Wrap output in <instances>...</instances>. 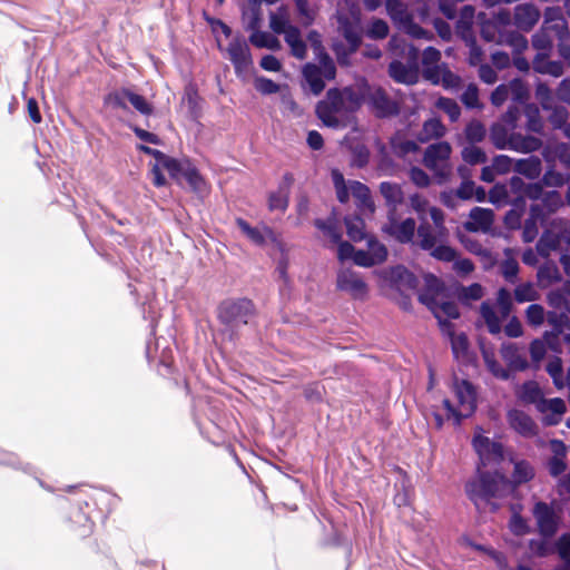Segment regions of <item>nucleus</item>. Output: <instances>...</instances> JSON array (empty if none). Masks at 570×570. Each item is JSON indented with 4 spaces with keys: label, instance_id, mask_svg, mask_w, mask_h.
<instances>
[{
    "label": "nucleus",
    "instance_id": "1",
    "mask_svg": "<svg viewBox=\"0 0 570 570\" xmlns=\"http://www.w3.org/2000/svg\"><path fill=\"white\" fill-rule=\"evenodd\" d=\"M512 468L511 478L507 479L499 471L493 475L480 473V475L468 483L466 493L470 499L481 507L493 498H502L513 492L517 485L527 483L534 476L533 466L523 459L513 458L510 453L502 462L501 469L508 470Z\"/></svg>",
    "mask_w": 570,
    "mask_h": 570
},
{
    "label": "nucleus",
    "instance_id": "2",
    "mask_svg": "<svg viewBox=\"0 0 570 570\" xmlns=\"http://www.w3.org/2000/svg\"><path fill=\"white\" fill-rule=\"evenodd\" d=\"M476 407V391L466 380L454 377L451 383V397L442 401L440 406H434L433 416L438 426L445 420L460 422L470 416Z\"/></svg>",
    "mask_w": 570,
    "mask_h": 570
},
{
    "label": "nucleus",
    "instance_id": "3",
    "mask_svg": "<svg viewBox=\"0 0 570 570\" xmlns=\"http://www.w3.org/2000/svg\"><path fill=\"white\" fill-rule=\"evenodd\" d=\"M360 106V98L350 89L338 92L330 90L325 100L317 105L320 119L328 127L345 126L348 112Z\"/></svg>",
    "mask_w": 570,
    "mask_h": 570
},
{
    "label": "nucleus",
    "instance_id": "4",
    "mask_svg": "<svg viewBox=\"0 0 570 570\" xmlns=\"http://www.w3.org/2000/svg\"><path fill=\"white\" fill-rule=\"evenodd\" d=\"M419 299L435 315L436 318H456L459 311L453 302L446 299L443 283L432 274L423 276Z\"/></svg>",
    "mask_w": 570,
    "mask_h": 570
},
{
    "label": "nucleus",
    "instance_id": "5",
    "mask_svg": "<svg viewBox=\"0 0 570 570\" xmlns=\"http://www.w3.org/2000/svg\"><path fill=\"white\" fill-rule=\"evenodd\" d=\"M308 41L314 49L320 66L307 63L303 69V73L313 94L318 95L324 89V80L335 77V66L330 57L323 52L320 37L316 32L308 35Z\"/></svg>",
    "mask_w": 570,
    "mask_h": 570
},
{
    "label": "nucleus",
    "instance_id": "6",
    "mask_svg": "<svg viewBox=\"0 0 570 570\" xmlns=\"http://www.w3.org/2000/svg\"><path fill=\"white\" fill-rule=\"evenodd\" d=\"M332 178L340 202L345 203L350 198H353L361 212L374 213L375 206L371 199L370 190L365 185L352 180L346 183L338 170L332 171Z\"/></svg>",
    "mask_w": 570,
    "mask_h": 570
},
{
    "label": "nucleus",
    "instance_id": "7",
    "mask_svg": "<svg viewBox=\"0 0 570 570\" xmlns=\"http://www.w3.org/2000/svg\"><path fill=\"white\" fill-rule=\"evenodd\" d=\"M340 28L344 35L347 43V50L344 51L341 45L335 43L334 50L337 55L338 60L342 63H346V56L354 52L361 41V29H360V14L357 9L351 10V18L344 17L342 12L338 13Z\"/></svg>",
    "mask_w": 570,
    "mask_h": 570
},
{
    "label": "nucleus",
    "instance_id": "8",
    "mask_svg": "<svg viewBox=\"0 0 570 570\" xmlns=\"http://www.w3.org/2000/svg\"><path fill=\"white\" fill-rule=\"evenodd\" d=\"M451 146L448 142H438L428 147L424 155V165L434 173L440 181H445L452 171L449 164Z\"/></svg>",
    "mask_w": 570,
    "mask_h": 570
},
{
    "label": "nucleus",
    "instance_id": "9",
    "mask_svg": "<svg viewBox=\"0 0 570 570\" xmlns=\"http://www.w3.org/2000/svg\"><path fill=\"white\" fill-rule=\"evenodd\" d=\"M473 448L483 465L494 463L501 466L502 462H505L508 453H505L502 445L483 435L482 430H476L473 438Z\"/></svg>",
    "mask_w": 570,
    "mask_h": 570
},
{
    "label": "nucleus",
    "instance_id": "10",
    "mask_svg": "<svg viewBox=\"0 0 570 570\" xmlns=\"http://www.w3.org/2000/svg\"><path fill=\"white\" fill-rule=\"evenodd\" d=\"M386 10L395 23L413 38H426V31L413 23L401 0H386Z\"/></svg>",
    "mask_w": 570,
    "mask_h": 570
},
{
    "label": "nucleus",
    "instance_id": "11",
    "mask_svg": "<svg viewBox=\"0 0 570 570\" xmlns=\"http://www.w3.org/2000/svg\"><path fill=\"white\" fill-rule=\"evenodd\" d=\"M225 50L228 59L234 65L236 72L238 75L247 73L253 61L249 47L245 39L239 36L234 37Z\"/></svg>",
    "mask_w": 570,
    "mask_h": 570
},
{
    "label": "nucleus",
    "instance_id": "12",
    "mask_svg": "<svg viewBox=\"0 0 570 570\" xmlns=\"http://www.w3.org/2000/svg\"><path fill=\"white\" fill-rule=\"evenodd\" d=\"M139 149L155 158V160L150 163V175L153 184L156 187L165 186L167 181L163 173L167 170H176L175 159L164 155L157 149H153L146 146H139Z\"/></svg>",
    "mask_w": 570,
    "mask_h": 570
},
{
    "label": "nucleus",
    "instance_id": "13",
    "mask_svg": "<svg viewBox=\"0 0 570 570\" xmlns=\"http://www.w3.org/2000/svg\"><path fill=\"white\" fill-rule=\"evenodd\" d=\"M175 165L176 170H167L173 179L177 181L185 179L190 188L196 193L203 194L207 191V184L205 179L188 160L178 161L175 159Z\"/></svg>",
    "mask_w": 570,
    "mask_h": 570
},
{
    "label": "nucleus",
    "instance_id": "14",
    "mask_svg": "<svg viewBox=\"0 0 570 570\" xmlns=\"http://www.w3.org/2000/svg\"><path fill=\"white\" fill-rule=\"evenodd\" d=\"M337 287L354 298H364L367 295V285L363 278L348 268L340 269L336 278Z\"/></svg>",
    "mask_w": 570,
    "mask_h": 570
},
{
    "label": "nucleus",
    "instance_id": "15",
    "mask_svg": "<svg viewBox=\"0 0 570 570\" xmlns=\"http://www.w3.org/2000/svg\"><path fill=\"white\" fill-rule=\"evenodd\" d=\"M407 51V65L404 66L399 61H393L390 65V75L397 82L402 83H413L416 81L417 72H416V59L417 52L414 48H406Z\"/></svg>",
    "mask_w": 570,
    "mask_h": 570
},
{
    "label": "nucleus",
    "instance_id": "16",
    "mask_svg": "<svg viewBox=\"0 0 570 570\" xmlns=\"http://www.w3.org/2000/svg\"><path fill=\"white\" fill-rule=\"evenodd\" d=\"M415 222L412 218L397 220L393 210L389 212V222L384 225L383 232L401 243L412 240L415 232Z\"/></svg>",
    "mask_w": 570,
    "mask_h": 570
},
{
    "label": "nucleus",
    "instance_id": "17",
    "mask_svg": "<svg viewBox=\"0 0 570 570\" xmlns=\"http://www.w3.org/2000/svg\"><path fill=\"white\" fill-rule=\"evenodd\" d=\"M368 250H356L353 262L361 267H371L385 261L387 250L374 238L367 240Z\"/></svg>",
    "mask_w": 570,
    "mask_h": 570
},
{
    "label": "nucleus",
    "instance_id": "18",
    "mask_svg": "<svg viewBox=\"0 0 570 570\" xmlns=\"http://www.w3.org/2000/svg\"><path fill=\"white\" fill-rule=\"evenodd\" d=\"M420 246L423 249L430 250L431 255L444 262H451L455 258V252L453 248L446 245H436L435 238L431 236L428 228L425 226H420L417 229Z\"/></svg>",
    "mask_w": 570,
    "mask_h": 570
},
{
    "label": "nucleus",
    "instance_id": "19",
    "mask_svg": "<svg viewBox=\"0 0 570 570\" xmlns=\"http://www.w3.org/2000/svg\"><path fill=\"white\" fill-rule=\"evenodd\" d=\"M236 225L242 234L254 245L265 246L267 244H277L276 236L266 226L254 227L250 226L245 219L237 218Z\"/></svg>",
    "mask_w": 570,
    "mask_h": 570
},
{
    "label": "nucleus",
    "instance_id": "20",
    "mask_svg": "<svg viewBox=\"0 0 570 570\" xmlns=\"http://www.w3.org/2000/svg\"><path fill=\"white\" fill-rule=\"evenodd\" d=\"M125 100H128L142 115H150L153 112L151 105L144 97L128 90L110 94L106 98L108 105L121 108L126 106Z\"/></svg>",
    "mask_w": 570,
    "mask_h": 570
},
{
    "label": "nucleus",
    "instance_id": "21",
    "mask_svg": "<svg viewBox=\"0 0 570 570\" xmlns=\"http://www.w3.org/2000/svg\"><path fill=\"white\" fill-rule=\"evenodd\" d=\"M385 285L395 287L401 292L413 289L416 285L415 277L404 267L396 266L381 273Z\"/></svg>",
    "mask_w": 570,
    "mask_h": 570
},
{
    "label": "nucleus",
    "instance_id": "22",
    "mask_svg": "<svg viewBox=\"0 0 570 570\" xmlns=\"http://www.w3.org/2000/svg\"><path fill=\"white\" fill-rule=\"evenodd\" d=\"M250 306L248 301L225 302L219 308V317L227 323L236 321L246 323V315L250 311Z\"/></svg>",
    "mask_w": 570,
    "mask_h": 570
},
{
    "label": "nucleus",
    "instance_id": "23",
    "mask_svg": "<svg viewBox=\"0 0 570 570\" xmlns=\"http://www.w3.org/2000/svg\"><path fill=\"white\" fill-rule=\"evenodd\" d=\"M540 532L544 535H552L557 529L554 512L546 503H537L533 510Z\"/></svg>",
    "mask_w": 570,
    "mask_h": 570
},
{
    "label": "nucleus",
    "instance_id": "24",
    "mask_svg": "<svg viewBox=\"0 0 570 570\" xmlns=\"http://www.w3.org/2000/svg\"><path fill=\"white\" fill-rule=\"evenodd\" d=\"M492 222V210L475 207L471 210L470 220L464 224V227L470 232H485L491 227Z\"/></svg>",
    "mask_w": 570,
    "mask_h": 570
},
{
    "label": "nucleus",
    "instance_id": "25",
    "mask_svg": "<svg viewBox=\"0 0 570 570\" xmlns=\"http://www.w3.org/2000/svg\"><path fill=\"white\" fill-rule=\"evenodd\" d=\"M510 426L518 433L524 436H531L535 434V424L525 413L512 410L508 414Z\"/></svg>",
    "mask_w": 570,
    "mask_h": 570
},
{
    "label": "nucleus",
    "instance_id": "26",
    "mask_svg": "<svg viewBox=\"0 0 570 570\" xmlns=\"http://www.w3.org/2000/svg\"><path fill=\"white\" fill-rule=\"evenodd\" d=\"M269 28L278 35H284L289 29L295 28L291 23L289 11L287 7L282 6L277 10L269 12Z\"/></svg>",
    "mask_w": 570,
    "mask_h": 570
},
{
    "label": "nucleus",
    "instance_id": "27",
    "mask_svg": "<svg viewBox=\"0 0 570 570\" xmlns=\"http://www.w3.org/2000/svg\"><path fill=\"white\" fill-rule=\"evenodd\" d=\"M285 42L291 48V53L297 59L306 57V45L302 39L299 30L295 27L284 33Z\"/></svg>",
    "mask_w": 570,
    "mask_h": 570
},
{
    "label": "nucleus",
    "instance_id": "28",
    "mask_svg": "<svg viewBox=\"0 0 570 570\" xmlns=\"http://www.w3.org/2000/svg\"><path fill=\"white\" fill-rule=\"evenodd\" d=\"M549 347L552 351H559L558 335L554 333L546 334L544 338L534 341L531 345V355L534 361H540Z\"/></svg>",
    "mask_w": 570,
    "mask_h": 570
},
{
    "label": "nucleus",
    "instance_id": "29",
    "mask_svg": "<svg viewBox=\"0 0 570 570\" xmlns=\"http://www.w3.org/2000/svg\"><path fill=\"white\" fill-rule=\"evenodd\" d=\"M249 41L256 48H266L269 50H278L281 48V42L275 36L258 29L252 31Z\"/></svg>",
    "mask_w": 570,
    "mask_h": 570
},
{
    "label": "nucleus",
    "instance_id": "30",
    "mask_svg": "<svg viewBox=\"0 0 570 570\" xmlns=\"http://www.w3.org/2000/svg\"><path fill=\"white\" fill-rule=\"evenodd\" d=\"M481 315L491 333L497 334L501 331V322L505 317L501 316L499 308L493 309L488 303H483Z\"/></svg>",
    "mask_w": 570,
    "mask_h": 570
},
{
    "label": "nucleus",
    "instance_id": "31",
    "mask_svg": "<svg viewBox=\"0 0 570 570\" xmlns=\"http://www.w3.org/2000/svg\"><path fill=\"white\" fill-rule=\"evenodd\" d=\"M262 22L261 6L248 2V6L243 11V24L248 31L258 29Z\"/></svg>",
    "mask_w": 570,
    "mask_h": 570
},
{
    "label": "nucleus",
    "instance_id": "32",
    "mask_svg": "<svg viewBox=\"0 0 570 570\" xmlns=\"http://www.w3.org/2000/svg\"><path fill=\"white\" fill-rule=\"evenodd\" d=\"M381 194L385 198L387 205L391 207L390 210L395 209V206L403 202V191L396 184L382 183L380 186Z\"/></svg>",
    "mask_w": 570,
    "mask_h": 570
},
{
    "label": "nucleus",
    "instance_id": "33",
    "mask_svg": "<svg viewBox=\"0 0 570 570\" xmlns=\"http://www.w3.org/2000/svg\"><path fill=\"white\" fill-rule=\"evenodd\" d=\"M515 17L521 28H530L538 21L539 12L531 6H520L517 8Z\"/></svg>",
    "mask_w": 570,
    "mask_h": 570
},
{
    "label": "nucleus",
    "instance_id": "34",
    "mask_svg": "<svg viewBox=\"0 0 570 570\" xmlns=\"http://www.w3.org/2000/svg\"><path fill=\"white\" fill-rule=\"evenodd\" d=\"M518 395L523 402L535 403L537 405L543 400L541 391L535 382L524 383L520 387Z\"/></svg>",
    "mask_w": 570,
    "mask_h": 570
},
{
    "label": "nucleus",
    "instance_id": "35",
    "mask_svg": "<svg viewBox=\"0 0 570 570\" xmlns=\"http://www.w3.org/2000/svg\"><path fill=\"white\" fill-rule=\"evenodd\" d=\"M347 235L351 239L358 242L365 238V225L358 216L348 217L345 220Z\"/></svg>",
    "mask_w": 570,
    "mask_h": 570
},
{
    "label": "nucleus",
    "instance_id": "36",
    "mask_svg": "<svg viewBox=\"0 0 570 570\" xmlns=\"http://www.w3.org/2000/svg\"><path fill=\"white\" fill-rule=\"evenodd\" d=\"M452 350L458 360L468 361V338L463 333H453L451 335Z\"/></svg>",
    "mask_w": 570,
    "mask_h": 570
},
{
    "label": "nucleus",
    "instance_id": "37",
    "mask_svg": "<svg viewBox=\"0 0 570 570\" xmlns=\"http://www.w3.org/2000/svg\"><path fill=\"white\" fill-rule=\"evenodd\" d=\"M482 355L484 362L489 368V371L498 379L507 380L509 377V373L507 370L502 368L494 360V355L491 351H489L484 345H481Z\"/></svg>",
    "mask_w": 570,
    "mask_h": 570
},
{
    "label": "nucleus",
    "instance_id": "38",
    "mask_svg": "<svg viewBox=\"0 0 570 570\" xmlns=\"http://www.w3.org/2000/svg\"><path fill=\"white\" fill-rule=\"evenodd\" d=\"M445 132L444 126L440 120L432 118L424 122L423 130L421 132V140H429L432 138L442 137Z\"/></svg>",
    "mask_w": 570,
    "mask_h": 570
},
{
    "label": "nucleus",
    "instance_id": "39",
    "mask_svg": "<svg viewBox=\"0 0 570 570\" xmlns=\"http://www.w3.org/2000/svg\"><path fill=\"white\" fill-rule=\"evenodd\" d=\"M558 245H559L558 234L552 230H549L539 240L538 252L542 256H549L552 250L557 249Z\"/></svg>",
    "mask_w": 570,
    "mask_h": 570
},
{
    "label": "nucleus",
    "instance_id": "40",
    "mask_svg": "<svg viewBox=\"0 0 570 570\" xmlns=\"http://www.w3.org/2000/svg\"><path fill=\"white\" fill-rule=\"evenodd\" d=\"M538 410L543 413L551 412L554 416L559 417L566 411V404L561 399H543L538 404Z\"/></svg>",
    "mask_w": 570,
    "mask_h": 570
},
{
    "label": "nucleus",
    "instance_id": "41",
    "mask_svg": "<svg viewBox=\"0 0 570 570\" xmlns=\"http://www.w3.org/2000/svg\"><path fill=\"white\" fill-rule=\"evenodd\" d=\"M295 3L302 24H311L315 19V9L307 0H295Z\"/></svg>",
    "mask_w": 570,
    "mask_h": 570
},
{
    "label": "nucleus",
    "instance_id": "42",
    "mask_svg": "<svg viewBox=\"0 0 570 570\" xmlns=\"http://www.w3.org/2000/svg\"><path fill=\"white\" fill-rule=\"evenodd\" d=\"M558 551L563 566L557 570H570V535H563L558 542Z\"/></svg>",
    "mask_w": 570,
    "mask_h": 570
},
{
    "label": "nucleus",
    "instance_id": "43",
    "mask_svg": "<svg viewBox=\"0 0 570 570\" xmlns=\"http://www.w3.org/2000/svg\"><path fill=\"white\" fill-rule=\"evenodd\" d=\"M387 23L381 19L373 20L366 30V35L373 39H382L387 36Z\"/></svg>",
    "mask_w": 570,
    "mask_h": 570
},
{
    "label": "nucleus",
    "instance_id": "44",
    "mask_svg": "<svg viewBox=\"0 0 570 570\" xmlns=\"http://www.w3.org/2000/svg\"><path fill=\"white\" fill-rule=\"evenodd\" d=\"M315 226L321 229L325 237H327L333 243H338L341 239V234L337 227L333 222L325 223L321 219L315 222Z\"/></svg>",
    "mask_w": 570,
    "mask_h": 570
},
{
    "label": "nucleus",
    "instance_id": "45",
    "mask_svg": "<svg viewBox=\"0 0 570 570\" xmlns=\"http://www.w3.org/2000/svg\"><path fill=\"white\" fill-rule=\"evenodd\" d=\"M462 158L464 159V161L471 165L481 164L485 161V155L476 146L465 147L462 151Z\"/></svg>",
    "mask_w": 570,
    "mask_h": 570
},
{
    "label": "nucleus",
    "instance_id": "46",
    "mask_svg": "<svg viewBox=\"0 0 570 570\" xmlns=\"http://www.w3.org/2000/svg\"><path fill=\"white\" fill-rule=\"evenodd\" d=\"M287 195L285 190L281 189L276 193L271 194L268 198V207L271 210H285L287 207Z\"/></svg>",
    "mask_w": 570,
    "mask_h": 570
},
{
    "label": "nucleus",
    "instance_id": "47",
    "mask_svg": "<svg viewBox=\"0 0 570 570\" xmlns=\"http://www.w3.org/2000/svg\"><path fill=\"white\" fill-rule=\"evenodd\" d=\"M436 107L445 111L452 121L458 120L460 116V108L453 100L448 98H440L436 101Z\"/></svg>",
    "mask_w": 570,
    "mask_h": 570
},
{
    "label": "nucleus",
    "instance_id": "48",
    "mask_svg": "<svg viewBox=\"0 0 570 570\" xmlns=\"http://www.w3.org/2000/svg\"><path fill=\"white\" fill-rule=\"evenodd\" d=\"M514 295L518 302H531L538 297L537 291L531 284L518 286L514 291Z\"/></svg>",
    "mask_w": 570,
    "mask_h": 570
},
{
    "label": "nucleus",
    "instance_id": "49",
    "mask_svg": "<svg viewBox=\"0 0 570 570\" xmlns=\"http://www.w3.org/2000/svg\"><path fill=\"white\" fill-rule=\"evenodd\" d=\"M512 144L517 150H520L523 153H530V151L537 150L540 147V141L533 137H528L522 140L514 138L512 140Z\"/></svg>",
    "mask_w": 570,
    "mask_h": 570
},
{
    "label": "nucleus",
    "instance_id": "50",
    "mask_svg": "<svg viewBox=\"0 0 570 570\" xmlns=\"http://www.w3.org/2000/svg\"><path fill=\"white\" fill-rule=\"evenodd\" d=\"M528 322L534 326L541 325L544 320V309L542 306L533 304L527 309Z\"/></svg>",
    "mask_w": 570,
    "mask_h": 570
},
{
    "label": "nucleus",
    "instance_id": "51",
    "mask_svg": "<svg viewBox=\"0 0 570 570\" xmlns=\"http://www.w3.org/2000/svg\"><path fill=\"white\" fill-rule=\"evenodd\" d=\"M511 307L510 293L505 289H500L497 298V308H499L501 316L507 317Z\"/></svg>",
    "mask_w": 570,
    "mask_h": 570
},
{
    "label": "nucleus",
    "instance_id": "52",
    "mask_svg": "<svg viewBox=\"0 0 570 570\" xmlns=\"http://www.w3.org/2000/svg\"><path fill=\"white\" fill-rule=\"evenodd\" d=\"M255 88L262 94H274L279 90V86L267 78H257L255 80Z\"/></svg>",
    "mask_w": 570,
    "mask_h": 570
},
{
    "label": "nucleus",
    "instance_id": "53",
    "mask_svg": "<svg viewBox=\"0 0 570 570\" xmlns=\"http://www.w3.org/2000/svg\"><path fill=\"white\" fill-rule=\"evenodd\" d=\"M538 276L542 283L550 284L558 278V269L554 265H544L539 269Z\"/></svg>",
    "mask_w": 570,
    "mask_h": 570
},
{
    "label": "nucleus",
    "instance_id": "54",
    "mask_svg": "<svg viewBox=\"0 0 570 570\" xmlns=\"http://www.w3.org/2000/svg\"><path fill=\"white\" fill-rule=\"evenodd\" d=\"M561 368L562 367H561L560 358H554V360L550 361L548 366H547V371L552 376L553 382H554V384L558 387H562L563 386V383H562L561 377H560Z\"/></svg>",
    "mask_w": 570,
    "mask_h": 570
},
{
    "label": "nucleus",
    "instance_id": "55",
    "mask_svg": "<svg viewBox=\"0 0 570 570\" xmlns=\"http://www.w3.org/2000/svg\"><path fill=\"white\" fill-rule=\"evenodd\" d=\"M482 295H483V289H482L481 285H479V284H472L469 287H464L461 293L462 298L465 301H470V299L476 301V299L481 298Z\"/></svg>",
    "mask_w": 570,
    "mask_h": 570
},
{
    "label": "nucleus",
    "instance_id": "56",
    "mask_svg": "<svg viewBox=\"0 0 570 570\" xmlns=\"http://www.w3.org/2000/svg\"><path fill=\"white\" fill-rule=\"evenodd\" d=\"M261 67L266 70V71H273V72H276V71H279L282 69V63L281 61L272 56V55H266L262 58L261 60Z\"/></svg>",
    "mask_w": 570,
    "mask_h": 570
},
{
    "label": "nucleus",
    "instance_id": "57",
    "mask_svg": "<svg viewBox=\"0 0 570 570\" xmlns=\"http://www.w3.org/2000/svg\"><path fill=\"white\" fill-rule=\"evenodd\" d=\"M503 358L511 365L519 364L518 350L513 344L503 345L501 350Z\"/></svg>",
    "mask_w": 570,
    "mask_h": 570
},
{
    "label": "nucleus",
    "instance_id": "58",
    "mask_svg": "<svg viewBox=\"0 0 570 570\" xmlns=\"http://www.w3.org/2000/svg\"><path fill=\"white\" fill-rule=\"evenodd\" d=\"M213 31L216 33V39L219 48L223 47V40L220 38V35L225 36V38H229L232 35L230 28L222 21H215L213 23Z\"/></svg>",
    "mask_w": 570,
    "mask_h": 570
},
{
    "label": "nucleus",
    "instance_id": "59",
    "mask_svg": "<svg viewBox=\"0 0 570 570\" xmlns=\"http://www.w3.org/2000/svg\"><path fill=\"white\" fill-rule=\"evenodd\" d=\"M410 176L412 181L419 187H426L430 184L429 176L420 168H412Z\"/></svg>",
    "mask_w": 570,
    "mask_h": 570
},
{
    "label": "nucleus",
    "instance_id": "60",
    "mask_svg": "<svg viewBox=\"0 0 570 570\" xmlns=\"http://www.w3.org/2000/svg\"><path fill=\"white\" fill-rule=\"evenodd\" d=\"M356 250L354 247L347 242H340L337 248V257L340 261L353 259Z\"/></svg>",
    "mask_w": 570,
    "mask_h": 570
},
{
    "label": "nucleus",
    "instance_id": "61",
    "mask_svg": "<svg viewBox=\"0 0 570 570\" xmlns=\"http://www.w3.org/2000/svg\"><path fill=\"white\" fill-rule=\"evenodd\" d=\"M492 166L497 174H504L509 171L511 167V160L509 157L501 155L493 160Z\"/></svg>",
    "mask_w": 570,
    "mask_h": 570
},
{
    "label": "nucleus",
    "instance_id": "62",
    "mask_svg": "<svg viewBox=\"0 0 570 570\" xmlns=\"http://www.w3.org/2000/svg\"><path fill=\"white\" fill-rule=\"evenodd\" d=\"M510 528L513 533L515 534H524L528 531V525L524 522V520L518 515L513 514L511 521H510Z\"/></svg>",
    "mask_w": 570,
    "mask_h": 570
},
{
    "label": "nucleus",
    "instance_id": "63",
    "mask_svg": "<svg viewBox=\"0 0 570 570\" xmlns=\"http://www.w3.org/2000/svg\"><path fill=\"white\" fill-rule=\"evenodd\" d=\"M484 136V129L480 124H470L466 128V137L472 141H479Z\"/></svg>",
    "mask_w": 570,
    "mask_h": 570
},
{
    "label": "nucleus",
    "instance_id": "64",
    "mask_svg": "<svg viewBox=\"0 0 570 570\" xmlns=\"http://www.w3.org/2000/svg\"><path fill=\"white\" fill-rule=\"evenodd\" d=\"M456 196L461 199L472 198L474 196V184L470 180H464L456 190Z\"/></svg>",
    "mask_w": 570,
    "mask_h": 570
}]
</instances>
